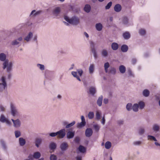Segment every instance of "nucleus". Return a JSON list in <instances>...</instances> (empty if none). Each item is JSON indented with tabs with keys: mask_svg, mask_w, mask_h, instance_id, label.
I'll list each match as a JSON object with an SVG mask.
<instances>
[{
	"mask_svg": "<svg viewBox=\"0 0 160 160\" xmlns=\"http://www.w3.org/2000/svg\"><path fill=\"white\" fill-rule=\"evenodd\" d=\"M124 121L123 120L120 119L118 120L117 121V123L118 125H123L124 124Z\"/></svg>",
	"mask_w": 160,
	"mask_h": 160,
	"instance_id": "nucleus-56",
	"label": "nucleus"
},
{
	"mask_svg": "<svg viewBox=\"0 0 160 160\" xmlns=\"http://www.w3.org/2000/svg\"><path fill=\"white\" fill-rule=\"evenodd\" d=\"M0 110L1 111L3 112L5 110V108L2 105L0 106Z\"/></svg>",
	"mask_w": 160,
	"mask_h": 160,
	"instance_id": "nucleus-63",
	"label": "nucleus"
},
{
	"mask_svg": "<svg viewBox=\"0 0 160 160\" xmlns=\"http://www.w3.org/2000/svg\"><path fill=\"white\" fill-rule=\"evenodd\" d=\"M64 19L69 23L73 25L77 26L80 23V19L76 16H73L70 18L67 16H64Z\"/></svg>",
	"mask_w": 160,
	"mask_h": 160,
	"instance_id": "nucleus-2",
	"label": "nucleus"
},
{
	"mask_svg": "<svg viewBox=\"0 0 160 160\" xmlns=\"http://www.w3.org/2000/svg\"><path fill=\"white\" fill-rule=\"evenodd\" d=\"M42 12L41 10L36 11L35 10H33L31 12L29 17L31 18H34L40 14Z\"/></svg>",
	"mask_w": 160,
	"mask_h": 160,
	"instance_id": "nucleus-8",
	"label": "nucleus"
},
{
	"mask_svg": "<svg viewBox=\"0 0 160 160\" xmlns=\"http://www.w3.org/2000/svg\"><path fill=\"white\" fill-rule=\"evenodd\" d=\"M95 28L97 31H100L102 30L103 26L101 23H98L96 24L95 25Z\"/></svg>",
	"mask_w": 160,
	"mask_h": 160,
	"instance_id": "nucleus-23",
	"label": "nucleus"
},
{
	"mask_svg": "<svg viewBox=\"0 0 160 160\" xmlns=\"http://www.w3.org/2000/svg\"><path fill=\"white\" fill-rule=\"evenodd\" d=\"M11 120L13 123V126L16 128L20 127L21 125V122L19 119H17L16 120H14L13 119H11Z\"/></svg>",
	"mask_w": 160,
	"mask_h": 160,
	"instance_id": "nucleus-11",
	"label": "nucleus"
},
{
	"mask_svg": "<svg viewBox=\"0 0 160 160\" xmlns=\"http://www.w3.org/2000/svg\"><path fill=\"white\" fill-rule=\"evenodd\" d=\"M94 116V113L92 112H89L88 114V118L90 119H92L93 118Z\"/></svg>",
	"mask_w": 160,
	"mask_h": 160,
	"instance_id": "nucleus-51",
	"label": "nucleus"
},
{
	"mask_svg": "<svg viewBox=\"0 0 160 160\" xmlns=\"http://www.w3.org/2000/svg\"><path fill=\"white\" fill-rule=\"evenodd\" d=\"M15 136L16 138H18L21 136V132L19 130H16L14 132Z\"/></svg>",
	"mask_w": 160,
	"mask_h": 160,
	"instance_id": "nucleus-46",
	"label": "nucleus"
},
{
	"mask_svg": "<svg viewBox=\"0 0 160 160\" xmlns=\"http://www.w3.org/2000/svg\"><path fill=\"white\" fill-rule=\"evenodd\" d=\"M68 147V145L67 142H62L60 145V148L62 152L66 151Z\"/></svg>",
	"mask_w": 160,
	"mask_h": 160,
	"instance_id": "nucleus-9",
	"label": "nucleus"
},
{
	"mask_svg": "<svg viewBox=\"0 0 160 160\" xmlns=\"http://www.w3.org/2000/svg\"><path fill=\"white\" fill-rule=\"evenodd\" d=\"M128 50V47L126 45L124 44L121 47V50L123 52H126Z\"/></svg>",
	"mask_w": 160,
	"mask_h": 160,
	"instance_id": "nucleus-31",
	"label": "nucleus"
},
{
	"mask_svg": "<svg viewBox=\"0 0 160 160\" xmlns=\"http://www.w3.org/2000/svg\"><path fill=\"white\" fill-rule=\"evenodd\" d=\"M42 142V139L40 138H36L35 141V143L36 146L38 148Z\"/></svg>",
	"mask_w": 160,
	"mask_h": 160,
	"instance_id": "nucleus-16",
	"label": "nucleus"
},
{
	"mask_svg": "<svg viewBox=\"0 0 160 160\" xmlns=\"http://www.w3.org/2000/svg\"><path fill=\"white\" fill-rule=\"evenodd\" d=\"M101 53L102 57L103 58H106L108 56V51L106 49H102L101 52Z\"/></svg>",
	"mask_w": 160,
	"mask_h": 160,
	"instance_id": "nucleus-17",
	"label": "nucleus"
},
{
	"mask_svg": "<svg viewBox=\"0 0 160 160\" xmlns=\"http://www.w3.org/2000/svg\"><path fill=\"white\" fill-rule=\"evenodd\" d=\"M0 121L2 123L5 122L8 125H10L11 123V122L6 118L3 114H2L0 116Z\"/></svg>",
	"mask_w": 160,
	"mask_h": 160,
	"instance_id": "nucleus-7",
	"label": "nucleus"
},
{
	"mask_svg": "<svg viewBox=\"0 0 160 160\" xmlns=\"http://www.w3.org/2000/svg\"><path fill=\"white\" fill-rule=\"evenodd\" d=\"M72 74L74 77L76 78L79 81H81V79L77 75V72H76L72 71L71 72Z\"/></svg>",
	"mask_w": 160,
	"mask_h": 160,
	"instance_id": "nucleus-43",
	"label": "nucleus"
},
{
	"mask_svg": "<svg viewBox=\"0 0 160 160\" xmlns=\"http://www.w3.org/2000/svg\"><path fill=\"white\" fill-rule=\"evenodd\" d=\"M6 55L4 53H0V61L3 62L2 68L3 69H6L8 72H9L12 69L13 63L6 58Z\"/></svg>",
	"mask_w": 160,
	"mask_h": 160,
	"instance_id": "nucleus-1",
	"label": "nucleus"
},
{
	"mask_svg": "<svg viewBox=\"0 0 160 160\" xmlns=\"http://www.w3.org/2000/svg\"><path fill=\"white\" fill-rule=\"evenodd\" d=\"M19 144L21 146H23L26 144V141L23 138H20L19 139Z\"/></svg>",
	"mask_w": 160,
	"mask_h": 160,
	"instance_id": "nucleus-22",
	"label": "nucleus"
},
{
	"mask_svg": "<svg viewBox=\"0 0 160 160\" xmlns=\"http://www.w3.org/2000/svg\"><path fill=\"white\" fill-rule=\"evenodd\" d=\"M126 70V68L123 65H121L119 66V70L121 73H124L125 72Z\"/></svg>",
	"mask_w": 160,
	"mask_h": 160,
	"instance_id": "nucleus-34",
	"label": "nucleus"
},
{
	"mask_svg": "<svg viewBox=\"0 0 160 160\" xmlns=\"http://www.w3.org/2000/svg\"><path fill=\"white\" fill-rule=\"evenodd\" d=\"M139 105L138 103H135L132 106V109L133 111L137 112L138 110Z\"/></svg>",
	"mask_w": 160,
	"mask_h": 160,
	"instance_id": "nucleus-30",
	"label": "nucleus"
},
{
	"mask_svg": "<svg viewBox=\"0 0 160 160\" xmlns=\"http://www.w3.org/2000/svg\"><path fill=\"white\" fill-rule=\"evenodd\" d=\"M116 73V69L114 67H111L109 69V71H108V73H111L113 75H114Z\"/></svg>",
	"mask_w": 160,
	"mask_h": 160,
	"instance_id": "nucleus-36",
	"label": "nucleus"
},
{
	"mask_svg": "<svg viewBox=\"0 0 160 160\" xmlns=\"http://www.w3.org/2000/svg\"><path fill=\"white\" fill-rule=\"evenodd\" d=\"M123 36L124 39L128 40L130 37V34L128 32H126L123 34Z\"/></svg>",
	"mask_w": 160,
	"mask_h": 160,
	"instance_id": "nucleus-26",
	"label": "nucleus"
},
{
	"mask_svg": "<svg viewBox=\"0 0 160 160\" xmlns=\"http://www.w3.org/2000/svg\"><path fill=\"white\" fill-rule=\"evenodd\" d=\"M143 95L146 97H148L150 94V92L148 89H145L143 90L142 92Z\"/></svg>",
	"mask_w": 160,
	"mask_h": 160,
	"instance_id": "nucleus-28",
	"label": "nucleus"
},
{
	"mask_svg": "<svg viewBox=\"0 0 160 160\" xmlns=\"http://www.w3.org/2000/svg\"><path fill=\"white\" fill-rule=\"evenodd\" d=\"M132 103H128L126 105V108L128 111H130L132 109Z\"/></svg>",
	"mask_w": 160,
	"mask_h": 160,
	"instance_id": "nucleus-47",
	"label": "nucleus"
},
{
	"mask_svg": "<svg viewBox=\"0 0 160 160\" xmlns=\"http://www.w3.org/2000/svg\"><path fill=\"white\" fill-rule=\"evenodd\" d=\"M111 46L112 49L113 50H116L118 48V45L116 42H113L112 43Z\"/></svg>",
	"mask_w": 160,
	"mask_h": 160,
	"instance_id": "nucleus-25",
	"label": "nucleus"
},
{
	"mask_svg": "<svg viewBox=\"0 0 160 160\" xmlns=\"http://www.w3.org/2000/svg\"><path fill=\"white\" fill-rule=\"evenodd\" d=\"M41 155L40 152H34L33 153V158L35 159H38L41 157Z\"/></svg>",
	"mask_w": 160,
	"mask_h": 160,
	"instance_id": "nucleus-35",
	"label": "nucleus"
},
{
	"mask_svg": "<svg viewBox=\"0 0 160 160\" xmlns=\"http://www.w3.org/2000/svg\"><path fill=\"white\" fill-rule=\"evenodd\" d=\"M80 138L79 137H76L74 138V141L75 142L77 143H78L80 141Z\"/></svg>",
	"mask_w": 160,
	"mask_h": 160,
	"instance_id": "nucleus-61",
	"label": "nucleus"
},
{
	"mask_svg": "<svg viewBox=\"0 0 160 160\" xmlns=\"http://www.w3.org/2000/svg\"><path fill=\"white\" fill-rule=\"evenodd\" d=\"M89 91L90 94L93 95L96 93V88L94 87H91L89 88Z\"/></svg>",
	"mask_w": 160,
	"mask_h": 160,
	"instance_id": "nucleus-37",
	"label": "nucleus"
},
{
	"mask_svg": "<svg viewBox=\"0 0 160 160\" xmlns=\"http://www.w3.org/2000/svg\"><path fill=\"white\" fill-rule=\"evenodd\" d=\"M77 71L79 76H82L83 73V71L81 69H79L77 70Z\"/></svg>",
	"mask_w": 160,
	"mask_h": 160,
	"instance_id": "nucleus-59",
	"label": "nucleus"
},
{
	"mask_svg": "<svg viewBox=\"0 0 160 160\" xmlns=\"http://www.w3.org/2000/svg\"><path fill=\"white\" fill-rule=\"evenodd\" d=\"M86 124V122H80L78 123L77 125V127L78 128H80L84 126Z\"/></svg>",
	"mask_w": 160,
	"mask_h": 160,
	"instance_id": "nucleus-41",
	"label": "nucleus"
},
{
	"mask_svg": "<svg viewBox=\"0 0 160 160\" xmlns=\"http://www.w3.org/2000/svg\"><path fill=\"white\" fill-rule=\"evenodd\" d=\"M92 130L90 128H87L85 130V135L87 137H90L92 135Z\"/></svg>",
	"mask_w": 160,
	"mask_h": 160,
	"instance_id": "nucleus-13",
	"label": "nucleus"
},
{
	"mask_svg": "<svg viewBox=\"0 0 160 160\" xmlns=\"http://www.w3.org/2000/svg\"><path fill=\"white\" fill-rule=\"evenodd\" d=\"M91 9V6L89 5L88 4H86L84 8V11L87 13L89 12Z\"/></svg>",
	"mask_w": 160,
	"mask_h": 160,
	"instance_id": "nucleus-27",
	"label": "nucleus"
},
{
	"mask_svg": "<svg viewBox=\"0 0 160 160\" xmlns=\"http://www.w3.org/2000/svg\"><path fill=\"white\" fill-rule=\"evenodd\" d=\"M0 143L4 150H6L7 149V147L5 141L3 140H1L0 141Z\"/></svg>",
	"mask_w": 160,
	"mask_h": 160,
	"instance_id": "nucleus-39",
	"label": "nucleus"
},
{
	"mask_svg": "<svg viewBox=\"0 0 160 160\" xmlns=\"http://www.w3.org/2000/svg\"><path fill=\"white\" fill-rule=\"evenodd\" d=\"M57 144L54 142H51L49 144V147L51 150L54 151L57 148Z\"/></svg>",
	"mask_w": 160,
	"mask_h": 160,
	"instance_id": "nucleus-20",
	"label": "nucleus"
},
{
	"mask_svg": "<svg viewBox=\"0 0 160 160\" xmlns=\"http://www.w3.org/2000/svg\"><path fill=\"white\" fill-rule=\"evenodd\" d=\"M66 130L63 128L57 132V138L59 139H62L66 135Z\"/></svg>",
	"mask_w": 160,
	"mask_h": 160,
	"instance_id": "nucleus-5",
	"label": "nucleus"
},
{
	"mask_svg": "<svg viewBox=\"0 0 160 160\" xmlns=\"http://www.w3.org/2000/svg\"><path fill=\"white\" fill-rule=\"evenodd\" d=\"M110 65L108 62H106L104 64V68L105 72L108 73V68L109 67Z\"/></svg>",
	"mask_w": 160,
	"mask_h": 160,
	"instance_id": "nucleus-42",
	"label": "nucleus"
},
{
	"mask_svg": "<svg viewBox=\"0 0 160 160\" xmlns=\"http://www.w3.org/2000/svg\"><path fill=\"white\" fill-rule=\"evenodd\" d=\"M89 72L90 74H92L95 70V65L93 64H90L89 67Z\"/></svg>",
	"mask_w": 160,
	"mask_h": 160,
	"instance_id": "nucleus-19",
	"label": "nucleus"
},
{
	"mask_svg": "<svg viewBox=\"0 0 160 160\" xmlns=\"http://www.w3.org/2000/svg\"><path fill=\"white\" fill-rule=\"evenodd\" d=\"M146 33V30L143 28H141L139 30V33L142 36H145Z\"/></svg>",
	"mask_w": 160,
	"mask_h": 160,
	"instance_id": "nucleus-33",
	"label": "nucleus"
},
{
	"mask_svg": "<svg viewBox=\"0 0 160 160\" xmlns=\"http://www.w3.org/2000/svg\"><path fill=\"white\" fill-rule=\"evenodd\" d=\"M122 23L124 24L127 25L128 23V20L127 18L123 17L122 19Z\"/></svg>",
	"mask_w": 160,
	"mask_h": 160,
	"instance_id": "nucleus-50",
	"label": "nucleus"
},
{
	"mask_svg": "<svg viewBox=\"0 0 160 160\" xmlns=\"http://www.w3.org/2000/svg\"><path fill=\"white\" fill-rule=\"evenodd\" d=\"M122 6L121 5L119 4H116L114 7V10L116 12H120L122 10Z\"/></svg>",
	"mask_w": 160,
	"mask_h": 160,
	"instance_id": "nucleus-18",
	"label": "nucleus"
},
{
	"mask_svg": "<svg viewBox=\"0 0 160 160\" xmlns=\"http://www.w3.org/2000/svg\"><path fill=\"white\" fill-rule=\"evenodd\" d=\"M1 82L0 83V92H2L7 87V83L5 76H2L1 79Z\"/></svg>",
	"mask_w": 160,
	"mask_h": 160,
	"instance_id": "nucleus-4",
	"label": "nucleus"
},
{
	"mask_svg": "<svg viewBox=\"0 0 160 160\" xmlns=\"http://www.w3.org/2000/svg\"><path fill=\"white\" fill-rule=\"evenodd\" d=\"M101 114L98 111H97L96 114V119L97 120H99L100 118Z\"/></svg>",
	"mask_w": 160,
	"mask_h": 160,
	"instance_id": "nucleus-54",
	"label": "nucleus"
},
{
	"mask_svg": "<svg viewBox=\"0 0 160 160\" xmlns=\"http://www.w3.org/2000/svg\"><path fill=\"white\" fill-rule=\"evenodd\" d=\"M103 98V96L101 95L99 97L97 100V104L99 107H101L102 106Z\"/></svg>",
	"mask_w": 160,
	"mask_h": 160,
	"instance_id": "nucleus-21",
	"label": "nucleus"
},
{
	"mask_svg": "<svg viewBox=\"0 0 160 160\" xmlns=\"http://www.w3.org/2000/svg\"><path fill=\"white\" fill-rule=\"evenodd\" d=\"M75 132L72 131H68L67 133V138L68 139L72 138L74 136Z\"/></svg>",
	"mask_w": 160,
	"mask_h": 160,
	"instance_id": "nucleus-15",
	"label": "nucleus"
},
{
	"mask_svg": "<svg viewBox=\"0 0 160 160\" xmlns=\"http://www.w3.org/2000/svg\"><path fill=\"white\" fill-rule=\"evenodd\" d=\"M112 4V2H109L106 6H105V9H109L111 7V6Z\"/></svg>",
	"mask_w": 160,
	"mask_h": 160,
	"instance_id": "nucleus-55",
	"label": "nucleus"
},
{
	"mask_svg": "<svg viewBox=\"0 0 160 160\" xmlns=\"http://www.w3.org/2000/svg\"><path fill=\"white\" fill-rule=\"evenodd\" d=\"M33 36V33L31 32H29L28 34L24 38V40L27 42H29L32 37Z\"/></svg>",
	"mask_w": 160,
	"mask_h": 160,
	"instance_id": "nucleus-14",
	"label": "nucleus"
},
{
	"mask_svg": "<svg viewBox=\"0 0 160 160\" xmlns=\"http://www.w3.org/2000/svg\"><path fill=\"white\" fill-rule=\"evenodd\" d=\"M147 137L148 140H150L151 141H157L155 137L153 136L148 135Z\"/></svg>",
	"mask_w": 160,
	"mask_h": 160,
	"instance_id": "nucleus-45",
	"label": "nucleus"
},
{
	"mask_svg": "<svg viewBox=\"0 0 160 160\" xmlns=\"http://www.w3.org/2000/svg\"><path fill=\"white\" fill-rule=\"evenodd\" d=\"M75 121H73L71 123L68 124L66 126V128H69L70 127H71L73 126L75 124Z\"/></svg>",
	"mask_w": 160,
	"mask_h": 160,
	"instance_id": "nucleus-49",
	"label": "nucleus"
},
{
	"mask_svg": "<svg viewBox=\"0 0 160 160\" xmlns=\"http://www.w3.org/2000/svg\"><path fill=\"white\" fill-rule=\"evenodd\" d=\"M37 66L41 71L45 70V66L43 64L38 63L37 64Z\"/></svg>",
	"mask_w": 160,
	"mask_h": 160,
	"instance_id": "nucleus-44",
	"label": "nucleus"
},
{
	"mask_svg": "<svg viewBox=\"0 0 160 160\" xmlns=\"http://www.w3.org/2000/svg\"><path fill=\"white\" fill-rule=\"evenodd\" d=\"M78 149L79 151L81 153H84L86 151V148L84 146L80 145L78 148Z\"/></svg>",
	"mask_w": 160,
	"mask_h": 160,
	"instance_id": "nucleus-29",
	"label": "nucleus"
},
{
	"mask_svg": "<svg viewBox=\"0 0 160 160\" xmlns=\"http://www.w3.org/2000/svg\"><path fill=\"white\" fill-rule=\"evenodd\" d=\"M137 62V60L135 58H133L132 60V63L133 64H135Z\"/></svg>",
	"mask_w": 160,
	"mask_h": 160,
	"instance_id": "nucleus-64",
	"label": "nucleus"
},
{
	"mask_svg": "<svg viewBox=\"0 0 160 160\" xmlns=\"http://www.w3.org/2000/svg\"><path fill=\"white\" fill-rule=\"evenodd\" d=\"M33 41L35 42L38 44V41L37 40V35H34L33 38Z\"/></svg>",
	"mask_w": 160,
	"mask_h": 160,
	"instance_id": "nucleus-60",
	"label": "nucleus"
},
{
	"mask_svg": "<svg viewBox=\"0 0 160 160\" xmlns=\"http://www.w3.org/2000/svg\"><path fill=\"white\" fill-rule=\"evenodd\" d=\"M49 136L51 137H54L57 136V132H52L49 133Z\"/></svg>",
	"mask_w": 160,
	"mask_h": 160,
	"instance_id": "nucleus-58",
	"label": "nucleus"
},
{
	"mask_svg": "<svg viewBox=\"0 0 160 160\" xmlns=\"http://www.w3.org/2000/svg\"><path fill=\"white\" fill-rule=\"evenodd\" d=\"M142 143V142L139 141H135L133 142V144L136 146L140 145Z\"/></svg>",
	"mask_w": 160,
	"mask_h": 160,
	"instance_id": "nucleus-48",
	"label": "nucleus"
},
{
	"mask_svg": "<svg viewBox=\"0 0 160 160\" xmlns=\"http://www.w3.org/2000/svg\"><path fill=\"white\" fill-rule=\"evenodd\" d=\"M10 110L11 114L13 117L19 116V112L16 105L12 103L10 104Z\"/></svg>",
	"mask_w": 160,
	"mask_h": 160,
	"instance_id": "nucleus-3",
	"label": "nucleus"
},
{
	"mask_svg": "<svg viewBox=\"0 0 160 160\" xmlns=\"http://www.w3.org/2000/svg\"><path fill=\"white\" fill-rule=\"evenodd\" d=\"M61 11V9L59 7H56L52 10V14L54 16H58Z\"/></svg>",
	"mask_w": 160,
	"mask_h": 160,
	"instance_id": "nucleus-10",
	"label": "nucleus"
},
{
	"mask_svg": "<svg viewBox=\"0 0 160 160\" xmlns=\"http://www.w3.org/2000/svg\"><path fill=\"white\" fill-rule=\"evenodd\" d=\"M92 52L93 54V56L95 59H96L98 57L96 50H93V51H92Z\"/></svg>",
	"mask_w": 160,
	"mask_h": 160,
	"instance_id": "nucleus-57",
	"label": "nucleus"
},
{
	"mask_svg": "<svg viewBox=\"0 0 160 160\" xmlns=\"http://www.w3.org/2000/svg\"><path fill=\"white\" fill-rule=\"evenodd\" d=\"M96 132H98L100 129V126L98 124H94L93 126Z\"/></svg>",
	"mask_w": 160,
	"mask_h": 160,
	"instance_id": "nucleus-52",
	"label": "nucleus"
},
{
	"mask_svg": "<svg viewBox=\"0 0 160 160\" xmlns=\"http://www.w3.org/2000/svg\"><path fill=\"white\" fill-rule=\"evenodd\" d=\"M90 46L91 51H93V50H96V49L95 48V46L96 45L95 43L92 41H90Z\"/></svg>",
	"mask_w": 160,
	"mask_h": 160,
	"instance_id": "nucleus-32",
	"label": "nucleus"
},
{
	"mask_svg": "<svg viewBox=\"0 0 160 160\" xmlns=\"http://www.w3.org/2000/svg\"><path fill=\"white\" fill-rule=\"evenodd\" d=\"M138 104L139 108L140 109L142 110L144 108L145 104L142 101H139Z\"/></svg>",
	"mask_w": 160,
	"mask_h": 160,
	"instance_id": "nucleus-38",
	"label": "nucleus"
},
{
	"mask_svg": "<svg viewBox=\"0 0 160 160\" xmlns=\"http://www.w3.org/2000/svg\"><path fill=\"white\" fill-rule=\"evenodd\" d=\"M57 158L56 155L54 154H51L50 157V160H57Z\"/></svg>",
	"mask_w": 160,
	"mask_h": 160,
	"instance_id": "nucleus-53",
	"label": "nucleus"
},
{
	"mask_svg": "<svg viewBox=\"0 0 160 160\" xmlns=\"http://www.w3.org/2000/svg\"><path fill=\"white\" fill-rule=\"evenodd\" d=\"M145 132V129L144 127H140L138 130V133L140 135H143Z\"/></svg>",
	"mask_w": 160,
	"mask_h": 160,
	"instance_id": "nucleus-24",
	"label": "nucleus"
},
{
	"mask_svg": "<svg viewBox=\"0 0 160 160\" xmlns=\"http://www.w3.org/2000/svg\"><path fill=\"white\" fill-rule=\"evenodd\" d=\"M12 70V69L9 72H8L6 70L7 72L8 73V79H10L11 78L12 74L11 73V72Z\"/></svg>",
	"mask_w": 160,
	"mask_h": 160,
	"instance_id": "nucleus-62",
	"label": "nucleus"
},
{
	"mask_svg": "<svg viewBox=\"0 0 160 160\" xmlns=\"http://www.w3.org/2000/svg\"><path fill=\"white\" fill-rule=\"evenodd\" d=\"M23 40L22 37H20L17 38L13 40L11 42V44L13 46H18V47L21 45V42Z\"/></svg>",
	"mask_w": 160,
	"mask_h": 160,
	"instance_id": "nucleus-6",
	"label": "nucleus"
},
{
	"mask_svg": "<svg viewBox=\"0 0 160 160\" xmlns=\"http://www.w3.org/2000/svg\"><path fill=\"white\" fill-rule=\"evenodd\" d=\"M111 143L109 141L106 142L105 144V148L107 149H109L111 147Z\"/></svg>",
	"mask_w": 160,
	"mask_h": 160,
	"instance_id": "nucleus-40",
	"label": "nucleus"
},
{
	"mask_svg": "<svg viewBox=\"0 0 160 160\" xmlns=\"http://www.w3.org/2000/svg\"><path fill=\"white\" fill-rule=\"evenodd\" d=\"M152 129L154 132L157 133L159 131L160 126L158 124L155 123L152 125Z\"/></svg>",
	"mask_w": 160,
	"mask_h": 160,
	"instance_id": "nucleus-12",
	"label": "nucleus"
}]
</instances>
